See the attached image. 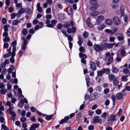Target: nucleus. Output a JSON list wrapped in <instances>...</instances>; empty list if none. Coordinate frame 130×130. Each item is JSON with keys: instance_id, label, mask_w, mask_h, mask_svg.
<instances>
[{"instance_id": "f257e3e1", "label": "nucleus", "mask_w": 130, "mask_h": 130, "mask_svg": "<svg viewBox=\"0 0 130 130\" xmlns=\"http://www.w3.org/2000/svg\"><path fill=\"white\" fill-rule=\"evenodd\" d=\"M111 55L109 53H107L106 54V58L109 63H107V65H109L113 60L112 56L114 55L113 53H111Z\"/></svg>"}, {"instance_id": "f03ea898", "label": "nucleus", "mask_w": 130, "mask_h": 130, "mask_svg": "<svg viewBox=\"0 0 130 130\" xmlns=\"http://www.w3.org/2000/svg\"><path fill=\"white\" fill-rule=\"evenodd\" d=\"M22 39L23 41L22 42V44L21 45V48L24 51L25 50L26 45L28 44L27 41L25 38L22 37Z\"/></svg>"}, {"instance_id": "7ed1b4c3", "label": "nucleus", "mask_w": 130, "mask_h": 130, "mask_svg": "<svg viewBox=\"0 0 130 130\" xmlns=\"http://www.w3.org/2000/svg\"><path fill=\"white\" fill-rule=\"evenodd\" d=\"M115 44V43L108 44L107 42H103L101 44V45L104 47L109 48H112Z\"/></svg>"}, {"instance_id": "20e7f679", "label": "nucleus", "mask_w": 130, "mask_h": 130, "mask_svg": "<svg viewBox=\"0 0 130 130\" xmlns=\"http://www.w3.org/2000/svg\"><path fill=\"white\" fill-rule=\"evenodd\" d=\"M113 84L115 86H118L117 89L118 90H120L122 87V85L121 83L119 84L118 80L117 78L115 79L113 81Z\"/></svg>"}, {"instance_id": "39448f33", "label": "nucleus", "mask_w": 130, "mask_h": 130, "mask_svg": "<svg viewBox=\"0 0 130 130\" xmlns=\"http://www.w3.org/2000/svg\"><path fill=\"white\" fill-rule=\"evenodd\" d=\"M13 109H11L10 110H7V112L11 115V117L10 119L12 121H14L15 119V117L16 116V115L15 112L13 111Z\"/></svg>"}, {"instance_id": "423d86ee", "label": "nucleus", "mask_w": 130, "mask_h": 130, "mask_svg": "<svg viewBox=\"0 0 130 130\" xmlns=\"http://www.w3.org/2000/svg\"><path fill=\"white\" fill-rule=\"evenodd\" d=\"M104 18L102 15H100L97 17V19L96 20V24L97 25L100 24L104 20Z\"/></svg>"}, {"instance_id": "0eeeda50", "label": "nucleus", "mask_w": 130, "mask_h": 130, "mask_svg": "<svg viewBox=\"0 0 130 130\" xmlns=\"http://www.w3.org/2000/svg\"><path fill=\"white\" fill-rule=\"evenodd\" d=\"M113 22L116 25H119L121 23L120 19L117 17H114L113 18Z\"/></svg>"}, {"instance_id": "6e6552de", "label": "nucleus", "mask_w": 130, "mask_h": 130, "mask_svg": "<svg viewBox=\"0 0 130 130\" xmlns=\"http://www.w3.org/2000/svg\"><path fill=\"white\" fill-rule=\"evenodd\" d=\"M8 36V33H3V39L4 42H8L9 41L10 38L7 37Z\"/></svg>"}, {"instance_id": "1a4fd4ad", "label": "nucleus", "mask_w": 130, "mask_h": 130, "mask_svg": "<svg viewBox=\"0 0 130 130\" xmlns=\"http://www.w3.org/2000/svg\"><path fill=\"white\" fill-rule=\"evenodd\" d=\"M91 17H89L86 20L87 23L88 27L90 28H93V25L91 22Z\"/></svg>"}, {"instance_id": "9d476101", "label": "nucleus", "mask_w": 130, "mask_h": 130, "mask_svg": "<svg viewBox=\"0 0 130 130\" xmlns=\"http://www.w3.org/2000/svg\"><path fill=\"white\" fill-rule=\"evenodd\" d=\"M118 30V28L117 27H115L112 28L110 30L108 29H106L105 31L106 32H115Z\"/></svg>"}, {"instance_id": "9b49d317", "label": "nucleus", "mask_w": 130, "mask_h": 130, "mask_svg": "<svg viewBox=\"0 0 130 130\" xmlns=\"http://www.w3.org/2000/svg\"><path fill=\"white\" fill-rule=\"evenodd\" d=\"M125 93H117L116 95V98L118 100H120L123 98V96H124Z\"/></svg>"}, {"instance_id": "f8f14e48", "label": "nucleus", "mask_w": 130, "mask_h": 130, "mask_svg": "<svg viewBox=\"0 0 130 130\" xmlns=\"http://www.w3.org/2000/svg\"><path fill=\"white\" fill-rule=\"evenodd\" d=\"M103 48L101 46L96 45L94 46V49L96 51H100L102 50Z\"/></svg>"}, {"instance_id": "ddd939ff", "label": "nucleus", "mask_w": 130, "mask_h": 130, "mask_svg": "<svg viewBox=\"0 0 130 130\" xmlns=\"http://www.w3.org/2000/svg\"><path fill=\"white\" fill-rule=\"evenodd\" d=\"M100 96L101 94H100L96 93H94L90 95L91 97L94 96V97L92 98V100H93L98 98L100 97Z\"/></svg>"}, {"instance_id": "4468645a", "label": "nucleus", "mask_w": 130, "mask_h": 130, "mask_svg": "<svg viewBox=\"0 0 130 130\" xmlns=\"http://www.w3.org/2000/svg\"><path fill=\"white\" fill-rule=\"evenodd\" d=\"M63 34L67 37L68 38V42H71L73 40V38L71 36L69 35L68 33H63Z\"/></svg>"}, {"instance_id": "2eb2a0df", "label": "nucleus", "mask_w": 130, "mask_h": 130, "mask_svg": "<svg viewBox=\"0 0 130 130\" xmlns=\"http://www.w3.org/2000/svg\"><path fill=\"white\" fill-rule=\"evenodd\" d=\"M90 68L93 71H95L96 69V66L95 63L91 61L90 62Z\"/></svg>"}, {"instance_id": "dca6fc26", "label": "nucleus", "mask_w": 130, "mask_h": 130, "mask_svg": "<svg viewBox=\"0 0 130 130\" xmlns=\"http://www.w3.org/2000/svg\"><path fill=\"white\" fill-rule=\"evenodd\" d=\"M36 8L38 11L40 13H41L42 12V8L40 7V4L39 3L37 4Z\"/></svg>"}, {"instance_id": "f3484780", "label": "nucleus", "mask_w": 130, "mask_h": 130, "mask_svg": "<svg viewBox=\"0 0 130 130\" xmlns=\"http://www.w3.org/2000/svg\"><path fill=\"white\" fill-rule=\"evenodd\" d=\"M72 9L70 6H68L67 8V11L68 14L69 15H71L72 13Z\"/></svg>"}, {"instance_id": "a211bd4d", "label": "nucleus", "mask_w": 130, "mask_h": 130, "mask_svg": "<svg viewBox=\"0 0 130 130\" xmlns=\"http://www.w3.org/2000/svg\"><path fill=\"white\" fill-rule=\"evenodd\" d=\"M69 118V116H67L65 117L64 119H62L60 122V124H62L63 123H67V121H68Z\"/></svg>"}, {"instance_id": "6ab92c4d", "label": "nucleus", "mask_w": 130, "mask_h": 130, "mask_svg": "<svg viewBox=\"0 0 130 130\" xmlns=\"http://www.w3.org/2000/svg\"><path fill=\"white\" fill-rule=\"evenodd\" d=\"M86 84L88 87H89L90 85V77L88 75L86 76Z\"/></svg>"}, {"instance_id": "aec40b11", "label": "nucleus", "mask_w": 130, "mask_h": 130, "mask_svg": "<svg viewBox=\"0 0 130 130\" xmlns=\"http://www.w3.org/2000/svg\"><path fill=\"white\" fill-rule=\"evenodd\" d=\"M108 77L109 81L111 82L112 81H113L115 79H116L117 78L114 75L112 74H109V75Z\"/></svg>"}, {"instance_id": "412c9836", "label": "nucleus", "mask_w": 130, "mask_h": 130, "mask_svg": "<svg viewBox=\"0 0 130 130\" xmlns=\"http://www.w3.org/2000/svg\"><path fill=\"white\" fill-rule=\"evenodd\" d=\"M57 21L55 20H53L51 21V24L48 25V27H52L53 26L55 25L57 23Z\"/></svg>"}, {"instance_id": "4be33fe9", "label": "nucleus", "mask_w": 130, "mask_h": 130, "mask_svg": "<svg viewBox=\"0 0 130 130\" xmlns=\"http://www.w3.org/2000/svg\"><path fill=\"white\" fill-rule=\"evenodd\" d=\"M6 105H7L8 106L9 108L7 110H10L11 109H13V104H11V102L9 101H8L6 103Z\"/></svg>"}, {"instance_id": "5701e85b", "label": "nucleus", "mask_w": 130, "mask_h": 130, "mask_svg": "<svg viewBox=\"0 0 130 130\" xmlns=\"http://www.w3.org/2000/svg\"><path fill=\"white\" fill-rule=\"evenodd\" d=\"M105 27V25L104 24H101L98 26L97 27V29L99 31L102 30Z\"/></svg>"}, {"instance_id": "b1692460", "label": "nucleus", "mask_w": 130, "mask_h": 130, "mask_svg": "<svg viewBox=\"0 0 130 130\" xmlns=\"http://www.w3.org/2000/svg\"><path fill=\"white\" fill-rule=\"evenodd\" d=\"M100 120L99 117L98 116H95L94 119L93 121V123H99V122Z\"/></svg>"}, {"instance_id": "393cba45", "label": "nucleus", "mask_w": 130, "mask_h": 130, "mask_svg": "<svg viewBox=\"0 0 130 130\" xmlns=\"http://www.w3.org/2000/svg\"><path fill=\"white\" fill-rule=\"evenodd\" d=\"M99 14V12L98 11H95L90 12V15L92 16L95 17L97 16Z\"/></svg>"}, {"instance_id": "a878e982", "label": "nucleus", "mask_w": 130, "mask_h": 130, "mask_svg": "<svg viewBox=\"0 0 130 130\" xmlns=\"http://www.w3.org/2000/svg\"><path fill=\"white\" fill-rule=\"evenodd\" d=\"M76 28L74 27H72V29L70 28H68L67 29V30L68 32H75L76 31Z\"/></svg>"}, {"instance_id": "bb28decb", "label": "nucleus", "mask_w": 130, "mask_h": 130, "mask_svg": "<svg viewBox=\"0 0 130 130\" xmlns=\"http://www.w3.org/2000/svg\"><path fill=\"white\" fill-rule=\"evenodd\" d=\"M106 24L108 25H112V20L109 19H107L105 21Z\"/></svg>"}, {"instance_id": "cd10ccee", "label": "nucleus", "mask_w": 130, "mask_h": 130, "mask_svg": "<svg viewBox=\"0 0 130 130\" xmlns=\"http://www.w3.org/2000/svg\"><path fill=\"white\" fill-rule=\"evenodd\" d=\"M125 10V7L124 5H122L120 7V13L121 15H123L124 13Z\"/></svg>"}, {"instance_id": "c85d7f7f", "label": "nucleus", "mask_w": 130, "mask_h": 130, "mask_svg": "<svg viewBox=\"0 0 130 130\" xmlns=\"http://www.w3.org/2000/svg\"><path fill=\"white\" fill-rule=\"evenodd\" d=\"M97 76L96 78V79L97 80L98 78V76H102L103 74H104L103 72L102 71V69L101 71H98L97 72Z\"/></svg>"}, {"instance_id": "c756f323", "label": "nucleus", "mask_w": 130, "mask_h": 130, "mask_svg": "<svg viewBox=\"0 0 130 130\" xmlns=\"http://www.w3.org/2000/svg\"><path fill=\"white\" fill-rule=\"evenodd\" d=\"M116 116L115 115H113L109 117L108 120L111 122H113L115 119Z\"/></svg>"}, {"instance_id": "7c9ffc66", "label": "nucleus", "mask_w": 130, "mask_h": 130, "mask_svg": "<svg viewBox=\"0 0 130 130\" xmlns=\"http://www.w3.org/2000/svg\"><path fill=\"white\" fill-rule=\"evenodd\" d=\"M39 25H41V26H39V25H36L35 27V29L36 30H37L41 28L43 24V23L41 22L39 23Z\"/></svg>"}, {"instance_id": "2f4dec72", "label": "nucleus", "mask_w": 130, "mask_h": 130, "mask_svg": "<svg viewBox=\"0 0 130 130\" xmlns=\"http://www.w3.org/2000/svg\"><path fill=\"white\" fill-rule=\"evenodd\" d=\"M89 1V3L91 4L96 5L97 4L98 0H88Z\"/></svg>"}, {"instance_id": "473e14b6", "label": "nucleus", "mask_w": 130, "mask_h": 130, "mask_svg": "<svg viewBox=\"0 0 130 130\" xmlns=\"http://www.w3.org/2000/svg\"><path fill=\"white\" fill-rule=\"evenodd\" d=\"M80 58L86 59L87 58V56L85 54H83L81 52H80L79 54Z\"/></svg>"}, {"instance_id": "72a5a7b5", "label": "nucleus", "mask_w": 130, "mask_h": 130, "mask_svg": "<svg viewBox=\"0 0 130 130\" xmlns=\"http://www.w3.org/2000/svg\"><path fill=\"white\" fill-rule=\"evenodd\" d=\"M108 115L106 112H104L102 115L101 117L104 118L105 119H107L108 117Z\"/></svg>"}, {"instance_id": "f704fd0d", "label": "nucleus", "mask_w": 130, "mask_h": 130, "mask_svg": "<svg viewBox=\"0 0 130 130\" xmlns=\"http://www.w3.org/2000/svg\"><path fill=\"white\" fill-rule=\"evenodd\" d=\"M102 71L104 73H105L106 74H108L110 72V70L108 69H105V68L102 69Z\"/></svg>"}, {"instance_id": "c9c22d12", "label": "nucleus", "mask_w": 130, "mask_h": 130, "mask_svg": "<svg viewBox=\"0 0 130 130\" xmlns=\"http://www.w3.org/2000/svg\"><path fill=\"white\" fill-rule=\"evenodd\" d=\"M19 22L20 21L19 20H15L13 21L12 24L13 25H17L18 24Z\"/></svg>"}, {"instance_id": "e433bc0d", "label": "nucleus", "mask_w": 130, "mask_h": 130, "mask_svg": "<svg viewBox=\"0 0 130 130\" xmlns=\"http://www.w3.org/2000/svg\"><path fill=\"white\" fill-rule=\"evenodd\" d=\"M112 72L114 73H116L118 72L119 71V69L115 67H113L112 69Z\"/></svg>"}, {"instance_id": "4c0bfd02", "label": "nucleus", "mask_w": 130, "mask_h": 130, "mask_svg": "<svg viewBox=\"0 0 130 130\" xmlns=\"http://www.w3.org/2000/svg\"><path fill=\"white\" fill-rule=\"evenodd\" d=\"M20 102L21 103H22L23 105H24V103H27L28 101L27 100V99L25 98H24V99H21L20 100Z\"/></svg>"}, {"instance_id": "58836bf2", "label": "nucleus", "mask_w": 130, "mask_h": 130, "mask_svg": "<svg viewBox=\"0 0 130 130\" xmlns=\"http://www.w3.org/2000/svg\"><path fill=\"white\" fill-rule=\"evenodd\" d=\"M1 127L2 129L1 130H8V128L4 124H2Z\"/></svg>"}, {"instance_id": "ea45409f", "label": "nucleus", "mask_w": 130, "mask_h": 130, "mask_svg": "<svg viewBox=\"0 0 130 130\" xmlns=\"http://www.w3.org/2000/svg\"><path fill=\"white\" fill-rule=\"evenodd\" d=\"M10 26L9 25H5L4 26V31L7 32L8 30V28L10 27Z\"/></svg>"}, {"instance_id": "a19ab883", "label": "nucleus", "mask_w": 130, "mask_h": 130, "mask_svg": "<svg viewBox=\"0 0 130 130\" xmlns=\"http://www.w3.org/2000/svg\"><path fill=\"white\" fill-rule=\"evenodd\" d=\"M16 51V48H14L12 49V51L11 53L12 57H14L15 55V52Z\"/></svg>"}, {"instance_id": "79ce46f5", "label": "nucleus", "mask_w": 130, "mask_h": 130, "mask_svg": "<svg viewBox=\"0 0 130 130\" xmlns=\"http://www.w3.org/2000/svg\"><path fill=\"white\" fill-rule=\"evenodd\" d=\"M97 9V7L96 6H92L90 7V9L92 11H94Z\"/></svg>"}, {"instance_id": "37998d69", "label": "nucleus", "mask_w": 130, "mask_h": 130, "mask_svg": "<svg viewBox=\"0 0 130 130\" xmlns=\"http://www.w3.org/2000/svg\"><path fill=\"white\" fill-rule=\"evenodd\" d=\"M1 93L2 94H4L6 93L7 92V90L4 89H3L0 90Z\"/></svg>"}, {"instance_id": "c03bdc74", "label": "nucleus", "mask_w": 130, "mask_h": 130, "mask_svg": "<svg viewBox=\"0 0 130 130\" xmlns=\"http://www.w3.org/2000/svg\"><path fill=\"white\" fill-rule=\"evenodd\" d=\"M53 115H52L49 116H47L46 117V119L47 120L52 119L53 118Z\"/></svg>"}, {"instance_id": "a18cd8bd", "label": "nucleus", "mask_w": 130, "mask_h": 130, "mask_svg": "<svg viewBox=\"0 0 130 130\" xmlns=\"http://www.w3.org/2000/svg\"><path fill=\"white\" fill-rule=\"evenodd\" d=\"M26 120V118L25 117H21L20 118V120L21 122L22 123L25 122Z\"/></svg>"}, {"instance_id": "49530a36", "label": "nucleus", "mask_w": 130, "mask_h": 130, "mask_svg": "<svg viewBox=\"0 0 130 130\" xmlns=\"http://www.w3.org/2000/svg\"><path fill=\"white\" fill-rule=\"evenodd\" d=\"M12 46L13 47V48H16L15 46H16L17 42L15 41H13L12 43Z\"/></svg>"}, {"instance_id": "de8ad7c7", "label": "nucleus", "mask_w": 130, "mask_h": 130, "mask_svg": "<svg viewBox=\"0 0 130 130\" xmlns=\"http://www.w3.org/2000/svg\"><path fill=\"white\" fill-rule=\"evenodd\" d=\"M79 50L80 52H81L82 53H83L85 51V49L82 46H80L79 47Z\"/></svg>"}, {"instance_id": "09e8293b", "label": "nucleus", "mask_w": 130, "mask_h": 130, "mask_svg": "<svg viewBox=\"0 0 130 130\" xmlns=\"http://www.w3.org/2000/svg\"><path fill=\"white\" fill-rule=\"evenodd\" d=\"M95 112L97 115H99L101 113L102 110L100 109H98L96 110Z\"/></svg>"}, {"instance_id": "8fccbe9b", "label": "nucleus", "mask_w": 130, "mask_h": 130, "mask_svg": "<svg viewBox=\"0 0 130 130\" xmlns=\"http://www.w3.org/2000/svg\"><path fill=\"white\" fill-rule=\"evenodd\" d=\"M78 38L79 40L78 41L77 43L79 46H81L82 45V42L81 41V37L80 36H78Z\"/></svg>"}, {"instance_id": "3c124183", "label": "nucleus", "mask_w": 130, "mask_h": 130, "mask_svg": "<svg viewBox=\"0 0 130 130\" xmlns=\"http://www.w3.org/2000/svg\"><path fill=\"white\" fill-rule=\"evenodd\" d=\"M82 116V114L81 113H78L76 116V120H80L81 119Z\"/></svg>"}, {"instance_id": "603ef678", "label": "nucleus", "mask_w": 130, "mask_h": 130, "mask_svg": "<svg viewBox=\"0 0 130 130\" xmlns=\"http://www.w3.org/2000/svg\"><path fill=\"white\" fill-rule=\"evenodd\" d=\"M121 56L117 55V57L116 58V60L118 61H120L121 60Z\"/></svg>"}, {"instance_id": "864d4df0", "label": "nucleus", "mask_w": 130, "mask_h": 130, "mask_svg": "<svg viewBox=\"0 0 130 130\" xmlns=\"http://www.w3.org/2000/svg\"><path fill=\"white\" fill-rule=\"evenodd\" d=\"M95 90L96 91L100 92L101 91L102 89L100 86H98L95 88Z\"/></svg>"}, {"instance_id": "5fc2aeb1", "label": "nucleus", "mask_w": 130, "mask_h": 130, "mask_svg": "<svg viewBox=\"0 0 130 130\" xmlns=\"http://www.w3.org/2000/svg\"><path fill=\"white\" fill-rule=\"evenodd\" d=\"M123 82H126L127 80V79L126 78V77L125 75H123L121 78Z\"/></svg>"}, {"instance_id": "6e6d98bb", "label": "nucleus", "mask_w": 130, "mask_h": 130, "mask_svg": "<svg viewBox=\"0 0 130 130\" xmlns=\"http://www.w3.org/2000/svg\"><path fill=\"white\" fill-rule=\"evenodd\" d=\"M30 120L31 121L34 122L36 120V119L35 118V116H33L30 118Z\"/></svg>"}, {"instance_id": "4d7b16f0", "label": "nucleus", "mask_w": 130, "mask_h": 130, "mask_svg": "<svg viewBox=\"0 0 130 130\" xmlns=\"http://www.w3.org/2000/svg\"><path fill=\"white\" fill-rule=\"evenodd\" d=\"M62 27V25L61 23L58 24L57 26V28L59 29H61Z\"/></svg>"}, {"instance_id": "13d9d810", "label": "nucleus", "mask_w": 130, "mask_h": 130, "mask_svg": "<svg viewBox=\"0 0 130 130\" xmlns=\"http://www.w3.org/2000/svg\"><path fill=\"white\" fill-rule=\"evenodd\" d=\"M15 6L18 8H21L22 7V4L21 3H18L16 4Z\"/></svg>"}, {"instance_id": "bf43d9fd", "label": "nucleus", "mask_w": 130, "mask_h": 130, "mask_svg": "<svg viewBox=\"0 0 130 130\" xmlns=\"http://www.w3.org/2000/svg\"><path fill=\"white\" fill-rule=\"evenodd\" d=\"M117 39L119 41H123L124 39L123 37L122 36L118 37H117Z\"/></svg>"}, {"instance_id": "052dcab7", "label": "nucleus", "mask_w": 130, "mask_h": 130, "mask_svg": "<svg viewBox=\"0 0 130 130\" xmlns=\"http://www.w3.org/2000/svg\"><path fill=\"white\" fill-rule=\"evenodd\" d=\"M25 11V10L23 8H22L20 9L19 11V13H24Z\"/></svg>"}, {"instance_id": "680f3d73", "label": "nucleus", "mask_w": 130, "mask_h": 130, "mask_svg": "<svg viewBox=\"0 0 130 130\" xmlns=\"http://www.w3.org/2000/svg\"><path fill=\"white\" fill-rule=\"evenodd\" d=\"M118 7V5L117 4H113L111 5V7L112 8L116 9Z\"/></svg>"}, {"instance_id": "e2e57ef3", "label": "nucleus", "mask_w": 130, "mask_h": 130, "mask_svg": "<svg viewBox=\"0 0 130 130\" xmlns=\"http://www.w3.org/2000/svg\"><path fill=\"white\" fill-rule=\"evenodd\" d=\"M109 92V89L108 88H106L104 90V93L105 94H107Z\"/></svg>"}, {"instance_id": "0e129e2a", "label": "nucleus", "mask_w": 130, "mask_h": 130, "mask_svg": "<svg viewBox=\"0 0 130 130\" xmlns=\"http://www.w3.org/2000/svg\"><path fill=\"white\" fill-rule=\"evenodd\" d=\"M16 15L17 14L14 13H12L11 15V18L12 19H14Z\"/></svg>"}, {"instance_id": "69168bd1", "label": "nucleus", "mask_w": 130, "mask_h": 130, "mask_svg": "<svg viewBox=\"0 0 130 130\" xmlns=\"http://www.w3.org/2000/svg\"><path fill=\"white\" fill-rule=\"evenodd\" d=\"M123 72L125 74L128 73L129 72V70L127 69H125L123 70Z\"/></svg>"}, {"instance_id": "338daca9", "label": "nucleus", "mask_w": 130, "mask_h": 130, "mask_svg": "<svg viewBox=\"0 0 130 130\" xmlns=\"http://www.w3.org/2000/svg\"><path fill=\"white\" fill-rule=\"evenodd\" d=\"M85 58H82L81 59V62L85 65L86 64V60Z\"/></svg>"}, {"instance_id": "774afa93", "label": "nucleus", "mask_w": 130, "mask_h": 130, "mask_svg": "<svg viewBox=\"0 0 130 130\" xmlns=\"http://www.w3.org/2000/svg\"><path fill=\"white\" fill-rule=\"evenodd\" d=\"M39 124H33L32 126H33L34 127H35V128H37L39 127Z\"/></svg>"}]
</instances>
